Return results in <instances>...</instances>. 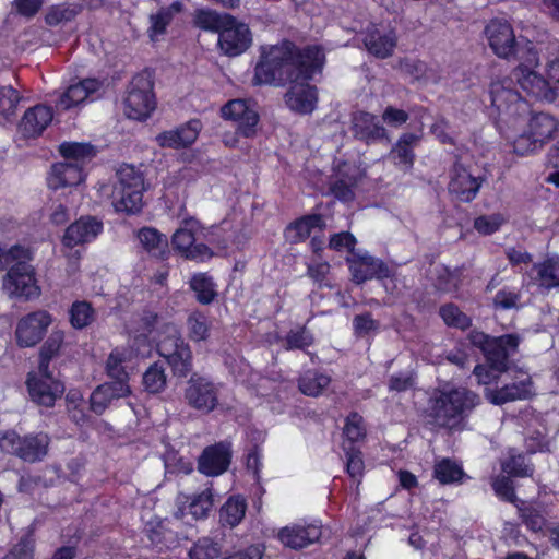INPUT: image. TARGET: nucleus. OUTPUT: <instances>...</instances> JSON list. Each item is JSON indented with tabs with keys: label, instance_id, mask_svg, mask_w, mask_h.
<instances>
[{
	"label": "nucleus",
	"instance_id": "obj_50",
	"mask_svg": "<svg viewBox=\"0 0 559 559\" xmlns=\"http://www.w3.org/2000/svg\"><path fill=\"white\" fill-rule=\"evenodd\" d=\"M501 468L509 476L526 477L533 474V467L526 462V457L513 452L501 462Z\"/></svg>",
	"mask_w": 559,
	"mask_h": 559
},
{
	"label": "nucleus",
	"instance_id": "obj_11",
	"mask_svg": "<svg viewBox=\"0 0 559 559\" xmlns=\"http://www.w3.org/2000/svg\"><path fill=\"white\" fill-rule=\"evenodd\" d=\"M510 381L500 388H485V397L493 405L528 400L535 395V386L528 372L519 370L507 374Z\"/></svg>",
	"mask_w": 559,
	"mask_h": 559
},
{
	"label": "nucleus",
	"instance_id": "obj_32",
	"mask_svg": "<svg viewBox=\"0 0 559 559\" xmlns=\"http://www.w3.org/2000/svg\"><path fill=\"white\" fill-rule=\"evenodd\" d=\"M353 127L356 136L367 142L386 138V130L369 112H357L353 118Z\"/></svg>",
	"mask_w": 559,
	"mask_h": 559
},
{
	"label": "nucleus",
	"instance_id": "obj_35",
	"mask_svg": "<svg viewBox=\"0 0 559 559\" xmlns=\"http://www.w3.org/2000/svg\"><path fill=\"white\" fill-rule=\"evenodd\" d=\"M182 10V3L175 1L169 7L160 8L156 13L150 16L148 36L151 40L158 41L165 34L167 26Z\"/></svg>",
	"mask_w": 559,
	"mask_h": 559
},
{
	"label": "nucleus",
	"instance_id": "obj_54",
	"mask_svg": "<svg viewBox=\"0 0 559 559\" xmlns=\"http://www.w3.org/2000/svg\"><path fill=\"white\" fill-rule=\"evenodd\" d=\"M143 384L150 393H159L166 386V374L164 368L153 364L143 374Z\"/></svg>",
	"mask_w": 559,
	"mask_h": 559
},
{
	"label": "nucleus",
	"instance_id": "obj_15",
	"mask_svg": "<svg viewBox=\"0 0 559 559\" xmlns=\"http://www.w3.org/2000/svg\"><path fill=\"white\" fill-rule=\"evenodd\" d=\"M218 33V47L228 57H237L246 52L252 45V33L249 26L229 15Z\"/></svg>",
	"mask_w": 559,
	"mask_h": 559
},
{
	"label": "nucleus",
	"instance_id": "obj_36",
	"mask_svg": "<svg viewBox=\"0 0 559 559\" xmlns=\"http://www.w3.org/2000/svg\"><path fill=\"white\" fill-rule=\"evenodd\" d=\"M138 239L143 249L152 257L165 259L168 254V239L153 227H144L138 231Z\"/></svg>",
	"mask_w": 559,
	"mask_h": 559
},
{
	"label": "nucleus",
	"instance_id": "obj_28",
	"mask_svg": "<svg viewBox=\"0 0 559 559\" xmlns=\"http://www.w3.org/2000/svg\"><path fill=\"white\" fill-rule=\"evenodd\" d=\"M103 230V223L95 217H81L71 224L62 238V243L67 248L90 242L94 240Z\"/></svg>",
	"mask_w": 559,
	"mask_h": 559
},
{
	"label": "nucleus",
	"instance_id": "obj_56",
	"mask_svg": "<svg viewBox=\"0 0 559 559\" xmlns=\"http://www.w3.org/2000/svg\"><path fill=\"white\" fill-rule=\"evenodd\" d=\"M67 407L71 418L76 424L86 421V414L84 412V397L80 390L71 389L66 395Z\"/></svg>",
	"mask_w": 559,
	"mask_h": 559
},
{
	"label": "nucleus",
	"instance_id": "obj_41",
	"mask_svg": "<svg viewBox=\"0 0 559 559\" xmlns=\"http://www.w3.org/2000/svg\"><path fill=\"white\" fill-rule=\"evenodd\" d=\"M433 477L442 485L461 484L466 477L462 466L450 459L436 461Z\"/></svg>",
	"mask_w": 559,
	"mask_h": 559
},
{
	"label": "nucleus",
	"instance_id": "obj_21",
	"mask_svg": "<svg viewBox=\"0 0 559 559\" xmlns=\"http://www.w3.org/2000/svg\"><path fill=\"white\" fill-rule=\"evenodd\" d=\"M102 88L103 82L97 79H85L73 83L60 94L56 107L59 110H68L86 100H94Z\"/></svg>",
	"mask_w": 559,
	"mask_h": 559
},
{
	"label": "nucleus",
	"instance_id": "obj_38",
	"mask_svg": "<svg viewBox=\"0 0 559 559\" xmlns=\"http://www.w3.org/2000/svg\"><path fill=\"white\" fill-rule=\"evenodd\" d=\"M526 124L532 136L535 138L542 146L552 139L559 127L558 121L552 116L544 112L534 115L528 122L526 121Z\"/></svg>",
	"mask_w": 559,
	"mask_h": 559
},
{
	"label": "nucleus",
	"instance_id": "obj_10",
	"mask_svg": "<svg viewBox=\"0 0 559 559\" xmlns=\"http://www.w3.org/2000/svg\"><path fill=\"white\" fill-rule=\"evenodd\" d=\"M49 438L46 433L20 437L15 431H7L0 439L2 451L15 454L26 462L40 461L48 451Z\"/></svg>",
	"mask_w": 559,
	"mask_h": 559
},
{
	"label": "nucleus",
	"instance_id": "obj_43",
	"mask_svg": "<svg viewBox=\"0 0 559 559\" xmlns=\"http://www.w3.org/2000/svg\"><path fill=\"white\" fill-rule=\"evenodd\" d=\"M329 376L314 371H307L299 380V390L305 395L318 396L330 384Z\"/></svg>",
	"mask_w": 559,
	"mask_h": 559
},
{
	"label": "nucleus",
	"instance_id": "obj_59",
	"mask_svg": "<svg viewBox=\"0 0 559 559\" xmlns=\"http://www.w3.org/2000/svg\"><path fill=\"white\" fill-rule=\"evenodd\" d=\"M343 450L346 455V471L353 478H359L364 473V460L359 450L343 442Z\"/></svg>",
	"mask_w": 559,
	"mask_h": 559
},
{
	"label": "nucleus",
	"instance_id": "obj_61",
	"mask_svg": "<svg viewBox=\"0 0 559 559\" xmlns=\"http://www.w3.org/2000/svg\"><path fill=\"white\" fill-rule=\"evenodd\" d=\"M20 96L11 86L0 88V116L8 118L14 115Z\"/></svg>",
	"mask_w": 559,
	"mask_h": 559
},
{
	"label": "nucleus",
	"instance_id": "obj_14",
	"mask_svg": "<svg viewBox=\"0 0 559 559\" xmlns=\"http://www.w3.org/2000/svg\"><path fill=\"white\" fill-rule=\"evenodd\" d=\"M2 287L10 297L29 300L40 295L34 267L28 263L12 265L3 277Z\"/></svg>",
	"mask_w": 559,
	"mask_h": 559
},
{
	"label": "nucleus",
	"instance_id": "obj_19",
	"mask_svg": "<svg viewBox=\"0 0 559 559\" xmlns=\"http://www.w3.org/2000/svg\"><path fill=\"white\" fill-rule=\"evenodd\" d=\"M221 116L224 120L233 121L241 135L246 138L254 135L259 115L248 100L239 98L227 102L221 108Z\"/></svg>",
	"mask_w": 559,
	"mask_h": 559
},
{
	"label": "nucleus",
	"instance_id": "obj_49",
	"mask_svg": "<svg viewBox=\"0 0 559 559\" xmlns=\"http://www.w3.org/2000/svg\"><path fill=\"white\" fill-rule=\"evenodd\" d=\"M495 309L512 310L521 307V290L516 287L504 286L493 297Z\"/></svg>",
	"mask_w": 559,
	"mask_h": 559
},
{
	"label": "nucleus",
	"instance_id": "obj_60",
	"mask_svg": "<svg viewBox=\"0 0 559 559\" xmlns=\"http://www.w3.org/2000/svg\"><path fill=\"white\" fill-rule=\"evenodd\" d=\"M64 341V332L62 330H53L40 352V361H46L49 367V360L58 354Z\"/></svg>",
	"mask_w": 559,
	"mask_h": 559
},
{
	"label": "nucleus",
	"instance_id": "obj_29",
	"mask_svg": "<svg viewBox=\"0 0 559 559\" xmlns=\"http://www.w3.org/2000/svg\"><path fill=\"white\" fill-rule=\"evenodd\" d=\"M130 384L124 382H106L98 385L91 394L90 407L97 415L103 414L116 400L131 394Z\"/></svg>",
	"mask_w": 559,
	"mask_h": 559
},
{
	"label": "nucleus",
	"instance_id": "obj_12",
	"mask_svg": "<svg viewBox=\"0 0 559 559\" xmlns=\"http://www.w3.org/2000/svg\"><path fill=\"white\" fill-rule=\"evenodd\" d=\"M202 228L193 218L183 221L182 225L174 233L171 243L174 249L183 258L198 262H204L212 258V250L203 245L195 243Z\"/></svg>",
	"mask_w": 559,
	"mask_h": 559
},
{
	"label": "nucleus",
	"instance_id": "obj_5",
	"mask_svg": "<svg viewBox=\"0 0 559 559\" xmlns=\"http://www.w3.org/2000/svg\"><path fill=\"white\" fill-rule=\"evenodd\" d=\"M162 328L157 337L158 354L170 366L173 373L177 377H186L192 368V353L188 344L182 340L178 329L170 323L160 324L157 318V323L153 325ZM153 330H151L152 332Z\"/></svg>",
	"mask_w": 559,
	"mask_h": 559
},
{
	"label": "nucleus",
	"instance_id": "obj_6",
	"mask_svg": "<svg viewBox=\"0 0 559 559\" xmlns=\"http://www.w3.org/2000/svg\"><path fill=\"white\" fill-rule=\"evenodd\" d=\"M117 177L118 182L112 191L115 210L129 214L138 213L143 206V174L132 165H122L117 171Z\"/></svg>",
	"mask_w": 559,
	"mask_h": 559
},
{
	"label": "nucleus",
	"instance_id": "obj_24",
	"mask_svg": "<svg viewBox=\"0 0 559 559\" xmlns=\"http://www.w3.org/2000/svg\"><path fill=\"white\" fill-rule=\"evenodd\" d=\"M361 177L358 166L347 162H338L334 169V178L331 183V192L343 202L354 198V188Z\"/></svg>",
	"mask_w": 559,
	"mask_h": 559
},
{
	"label": "nucleus",
	"instance_id": "obj_34",
	"mask_svg": "<svg viewBox=\"0 0 559 559\" xmlns=\"http://www.w3.org/2000/svg\"><path fill=\"white\" fill-rule=\"evenodd\" d=\"M324 226V219L321 215L313 214L304 216L292 223L285 230V237L290 242H300L306 240L316 230H321Z\"/></svg>",
	"mask_w": 559,
	"mask_h": 559
},
{
	"label": "nucleus",
	"instance_id": "obj_23",
	"mask_svg": "<svg viewBox=\"0 0 559 559\" xmlns=\"http://www.w3.org/2000/svg\"><path fill=\"white\" fill-rule=\"evenodd\" d=\"M481 186L480 177L475 175L474 171L463 164H455L451 180L449 183V191L455 195L460 201H472Z\"/></svg>",
	"mask_w": 559,
	"mask_h": 559
},
{
	"label": "nucleus",
	"instance_id": "obj_42",
	"mask_svg": "<svg viewBox=\"0 0 559 559\" xmlns=\"http://www.w3.org/2000/svg\"><path fill=\"white\" fill-rule=\"evenodd\" d=\"M59 151L64 160L80 165L81 168L95 156V150L87 143L64 142Z\"/></svg>",
	"mask_w": 559,
	"mask_h": 559
},
{
	"label": "nucleus",
	"instance_id": "obj_17",
	"mask_svg": "<svg viewBox=\"0 0 559 559\" xmlns=\"http://www.w3.org/2000/svg\"><path fill=\"white\" fill-rule=\"evenodd\" d=\"M218 385L210 379L201 376H192L185 390V400L189 406L209 414L218 404Z\"/></svg>",
	"mask_w": 559,
	"mask_h": 559
},
{
	"label": "nucleus",
	"instance_id": "obj_40",
	"mask_svg": "<svg viewBox=\"0 0 559 559\" xmlns=\"http://www.w3.org/2000/svg\"><path fill=\"white\" fill-rule=\"evenodd\" d=\"M246 511V499L239 495L231 496L219 509V522L224 526L235 527L243 520Z\"/></svg>",
	"mask_w": 559,
	"mask_h": 559
},
{
	"label": "nucleus",
	"instance_id": "obj_55",
	"mask_svg": "<svg viewBox=\"0 0 559 559\" xmlns=\"http://www.w3.org/2000/svg\"><path fill=\"white\" fill-rule=\"evenodd\" d=\"M345 443L352 445L354 442L360 441L366 435V428L362 421V417L357 413H353L347 416L344 426Z\"/></svg>",
	"mask_w": 559,
	"mask_h": 559
},
{
	"label": "nucleus",
	"instance_id": "obj_33",
	"mask_svg": "<svg viewBox=\"0 0 559 559\" xmlns=\"http://www.w3.org/2000/svg\"><path fill=\"white\" fill-rule=\"evenodd\" d=\"M419 140L420 136L415 133L402 134L390 153L394 164L404 170L411 169L415 159L414 147Z\"/></svg>",
	"mask_w": 559,
	"mask_h": 559
},
{
	"label": "nucleus",
	"instance_id": "obj_13",
	"mask_svg": "<svg viewBox=\"0 0 559 559\" xmlns=\"http://www.w3.org/2000/svg\"><path fill=\"white\" fill-rule=\"evenodd\" d=\"M26 383L32 401L45 407L53 406L64 392V385L49 372L46 361L28 374Z\"/></svg>",
	"mask_w": 559,
	"mask_h": 559
},
{
	"label": "nucleus",
	"instance_id": "obj_45",
	"mask_svg": "<svg viewBox=\"0 0 559 559\" xmlns=\"http://www.w3.org/2000/svg\"><path fill=\"white\" fill-rule=\"evenodd\" d=\"M522 516L527 525L534 532H540L546 528L552 543L559 548V525L547 526L542 514L535 509L522 510Z\"/></svg>",
	"mask_w": 559,
	"mask_h": 559
},
{
	"label": "nucleus",
	"instance_id": "obj_7",
	"mask_svg": "<svg viewBox=\"0 0 559 559\" xmlns=\"http://www.w3.org/2000/svg\"><path fill=\"white\" fill-rule=\"evenodd\" d=\"M525 51L526 55L519 59L520 63L513 71L518 84L532 97L546 102L556 100V92L550 88V82L535 70L539 64V58L531 41L526 43Z\"/></svg>",
	"mask_w": 559,
	"mask_h": 559
},
{
	"label": "nucleus",
	"instance_id": "obj_62",
	"mask_svg": "<svg viewBox=\"0 0 559 559\" xmlns=\"http://www.w3.org/2000/svg\"><path fill=\"white\" fill-rule=\"evenodd\" d=\"M33 536L27 533L4 559H33Z\"/></svg>",
	"mask_w": 559,
	"mask_h": 559
},
{
	"label": "nucleus",
	"instance_id": "obj_46",
	"mask_svg": "<svg viewBox=\"0 0 559 559\" xmlns=\"http://www.w3.org/2000/svg\"><path fill=\"white\" fill-rule=\"evenodd\" d=\"M190 286L201 304H210L216 296L213 280L205 273L195 274L190 281Z\"/></svg>",
	"mask_w": 559,
	"mask_h": 559
},
{
	"label": "nucleus",
	"instance_id": "obj_2",
	"mask_svg": "<svg viewBox=\"0 0 559 559\" xmlns=\"http://www.w3.org/2000/svg\"><path fill=\"white\" fill-rule=\"evenodd\" d=\"M511 85L512 81L509 79L491 83L489 91L491 106L498 115V126L507 138H511L509 132H521L512 143L514 154L527 156L543 146L528 130L523 129L526 126L530 105Z\"/></svg>",
	"mask_w": 559,
	"mask_h": 559
},
{
	"label": "nucleus",
	"instance_id": "obj_47",
	"mask_svg": "<svg viewBox=\"0 0 559 559\" xmlns=\"http://www.w3.org/2000/svg\"><path fill=\"white\" fill-rule=\"evenodd\" d=\"M94 309L87 301H75L69 310L70 323L74 329H83L94 320Z\"/></svg>",
	"mask_w": 559,
	"mask_h": 559
},
{
	"label": "nucleus",
	"instance_id": "obj_4",
	"mask_svg": "<svg viewBox=\"0 0 559 559\" xmlns=\"http://www.w3.org/2000/svg\"><path fill=\"white\" fill-rule=\"evenodd\" d=\"M478 403V395L466 389L444 391L431 399L429 415L437 425L453 429Z\"/></svg>",
	"mask_w": 559,
	"mask_h": 559
},
{
	"label": "nucleus",
	"instance_id": "obj_27",
	"mask_svg": "<svg viewBox=\"0 0 559 559\" xmlns=\"http://www.w3.org/2000/svg\"><path fill=\"white\" fill-rule=\"evenodd\" d=\"M230 445L225 442L206 448L199 459V471L207 476L223 474L230 463Z\"/></svg>",
	"mask_w": 559,
	"mask_h": 559
},
{
	"label": "nucleus",
	"instance_id": "obj_16",
	"mask_svg": "<svg viewBox=\"0 0 559 559\" xmlns=\"http://www.w3.org/2000/svg\"><path fill=\"white\" fill-rule=\"evenodd\" d=\"M471 342L481 348L488 361H491L497 368H503L504 360L516 352L520 337L514 334L489 337L481 332H473Z\"/></svg>",
	"mask_w": 559,
	"mask_h": 559
},
{
	"label": "nucleus",
	"instance_id": "obj_1",
	"mask_svg": "<svg viewBox=\"0 0 559 559\" xmlns=\"http://www.w3.org/2000/svg\"><path fill=\"white\" fill-rule=\"evenodd\" d=\"M324 53L319 47L298 50L284 40L277 45H265L260 49V60L254 68L253 85L290 86L284 95L286 107L296 114H311L318 103L317 87L308 81L321 70Z\"/></svg>",
	"mask_w": 559,
	"mask_h": 559
},
{
	"label": "nucleus",
	"instance_id": "obj_8",
	"mask_svg": "<svg viewBox=\"0 0 559 559\" xmlns=\"http://www.w3.org/2000/svg\"><path fill=\"white\" fill-rule=\"evenodd\" d=\"M485 36L489 47L498 58L510 59L514 57L519 60L526 55L525 48L528 40H518L512 25L506 20H491L485 27Z\"/></svg>",
	"mask_w": 559,
	"mask_h": 559
},
{
	"label": "nucleus",
	"instance_id": "obj_57",
	"mask_svg": "<svg viewBox=\"0 0 559 559\" xmlns=\"http://www.w3.org/2000/svg\"><path fill=\"white\" fill-rule=\"evenodd\" d=\"M221 554V547L212 539L200 538L190 549L189 557L191 559H215Z\"/></svg>",
	"mask_w": 559,
	"mask_h": 559
},
{
	"label": "nucleus",
	"instance_id": "obj_3",
	"mask_svg": "<svg viewBox=\"0 0 559 559\" xmlns=\"http://www.w3.org/2000/svg\"><path fill=\"white\" fill-rule=\"evenodd\" d=\"M141 321V328L135 329L133 345L130 347H117L111 350L106 361V373L111 382H124L129 384L130 372L134 368V359L145 357L151 349L147 336L155 323L157 316L151 311L145 312Z\"/></svg>",
	"mask_w": 559,
	"mask_h": 559
},
{
	"label": "nucleus",
	"instance_id": "obj_48",
	"mask_svg": "<svg viewBox=\"0 0 559 559\" xmlns=\"http://www.w3.org/2000/svg\"><path fill=\"white\" fill-rule=\"evenodd\" d=\"M170 521L168 519L152 518L144 527L145 534L153 544H160L170 539Z\"/></svg>",
	"mask_w": 559,
	"mask_h": 559
},
{
	"label": "nucleus",
	"instance_id": "obj_9",
	"mask_svg": "<svg viewBox=\"0 0 559 559\" xmlns=\"http://www.w3.org/2000/svg\"><path fill=\"white\" fill-rule=\"evenodd\" d=\"M156 108L153 82L147 74L132 79L124 97V114L133 120H146Z\"/></svg>",
	"mask_w": 559,
	"mask_h": 559
},
{
	"label": "nucleus",
	"instance_id": "obj_31",
	"mask_svg": "<svg viewBox=\"0 0 559 559\" xmlns=\"http://www.w3.org/2000/svg\"><path fill=\"white\" fill-rule=\"evenodd\" d=\"M52 120L50 107L37 105L29 108L20 123V131L24 136L34 138L41 134Z\"/></svg>",
	"mask_w": 559,
	"mask_h": 559
},
{
	"label": "nucleus",
	"instance_id": "obj_22",
	"mask_svg": "<svg viewBox=\"0 0 559 559\" xmlns=\"http://www.w3.org/2000/svg\"><path fill=\"white\" fill-rule=\"evenodd\" d=\"M347 263L353 280L358 284L373 277L382 278L389 275V270L383 262L369 255L367 252H352V254L347 257Z\"/></svg>",
	"mask_w": 559,
	"mask_h": 559
},
{
	"label": "nucleus",
	"instance_id": "obj_44",
	"mask_svg": "<svg viewBox=\"0 0 559 559\" xmlns=\"http://www.w3.org/2000/svg\"><path fill=\"white\" fill-rule=\"evenodd\" d=\"M228 17L229 14H219L213 10L199 9L194 13L193 22L204 31L219 33L226 22L225 20Z\"/></svg>",
	"mask_w": 559,
	"mask_h": 559
},
{
	"label": "nucleus",
	"instance_id": "obj_64",
	"mask_svg": "<svg viewBox=\"0 0 559 559\" xmlns=\"http://www.w3.org/2000/svg\"><path fill=\"white\" fill-rule=\"evenodd\" d=\"M355 245L356 238L350 233L347 231L335 234L330 239L331 249L338 252L347 251L349 255L352 254V252H356L354 250Z\"/></svg>",
	"mask_w": 559,
	"mask_h": 559
},
{
	"label": "nucleus",
	"instance_id": "obj_18",
	"mask_svg": "<svg viewBox=\"0 0 559 559\" xmlns=\"http://www.w3.org/2000/svg\"><path fill=\"white\" fill-rule=\"evenodd\" d=\"M52 323V316L46 310L31 312L17 322L15 336L22 347H32L38 344Z\"/></svg>",
	"mask_w": 559,
	"mask_h": 559
},
{
	"label": "nucleus",
	"instance_id": "obj_58",
	"mask_svg": "<svg viewBox=\"0 0 559 559\" xmlns=\"http://www.w3.org/2000/svg\"><path fill=\"white\" fill-rule=\"evenodd\" d=\"M79 14L76 5H56L49 9L46 15V22L50 26L72 21Z\"/></svg>",
	"mask_w": 559,
	"mask_h": 559
},
{
	"label": "nucleus",
	"instance_id": "obj_53",
	"mask_svg": "<svg viewBox=\"0 0 559 559\" xmlns=\"http://www.w3.org/2000/svg\"><path fill=\"white\" fill-rule=\"evenodd\" d=\"M189 337L192 341H204L210 334V322L207 318L200 312H193L187 321Z\"/></svg>",
	"mask_w": 559,
	"mask_h": 559
},
{
	"label": "nucleus",
	"instance_id": "obj_52",
	"mask_svg": "<svg viewBox=\"0 0 559 559\" xmlns=\"http://www.w3.org/2000/svg\"><path fill=\"white\" fill-rule=\"evenodd\" d=\"M439 313L448 326L464 330L471 325L469 317L462 312L453 304H447L442 306L439 310Z\"/></svg>",
	"mask_w": 559,
	"mask_h": 559
},
{
	"label": "nucleus",
	"instance_id": "obj_30",
	"mask_svg": "<svg viewBox=\"0 0 559 559\" xmlns=\"http://www.w3.org/2000/svg\"><path fill=\"white\" fill-rule=\"evenodd\" d=\"M84 170L80 165L64 160L51 167L47 183L50 189L57 190L64 187L78 186L84 181Z\"/></svg>",
	"mask_w": 559,
	"mask_h": 559
},
{
	"label": "nucleus",
	"instance_id": "obj_25",
	"mask_svg": "<svg viewBox=\"0 0 559 559\" xmlns=\"http://www.w3.org/2000/svg\"><path fill=\"white\" fill-rule=\"evenodd\" d=\"M176 502L178 509L175 513L176 519H183L187 514L194 520L204 519L213 507V493L210 488H205L192 496L179 495Z\"/></svg>",
	"mask_w": 559,
	"mask_h": 559
},
{
	"label": "nucleus",
	"instance_id": "obj_37",
	"mask_svg": "<svg viewBox=\"0 0 559 559\" xmlns=\"http://www.w3.org/2000/svg\"><path fill=\"white\" fill-rule=\"evenodd\" d=\"M365 45L373 56L386 58L392 55L396 46V36L393 31L374 29L366 37Z\"/></svg>",
	"mask_w": 559,
	"mask_h": 559
},
{
	"label": "nucleus",
	"instance_id": "obj_20",
	"mask_svg": "<svg viewBox=\"0 0 559 559\" xmlns=\"http://www.w3.org/2000/svg\"><path fill=\"white\" fill-rule=\"evenodd\" d=\"M322 526L319 522L295 523L280 530L277 537L288 548L301 549L320 539Z\"/></svg>",
	"mask_w": 559,
	"mask_h": 559
},
{
	"label": "nucleus",
	"instance_id": "obj_51",
	"mask_svg": "<svg viewBox=\"0 0 559 559\" xmlns=\"http://www.w3.org/2000/svg\"><path fill=\"white\" fill-rule=\"evenodd\" d=\"M507 216L502 213L480 215L474 219V228L480 235L488 236L497 233L507 223Z\"/></svg>",
	"mask_w": 559,
	"mask_h": 559
},
{
	"label": "nucleus",
	"instance_id": "obj_63",
	"mask_svg": "<svg viewBox=\"0 0 559 559\" xmlns=\"http://www.w3.org/2000/svg\"><path fill=\"white\" fill-rule=\"evenodd\" d=\"M311 334L305 329L290 331L286 336V349H304L312 344Z\"/></svg>",
	"mask_w": 559,
	"mask_h": 559
},
{
	"label": "nucleus",
	"instance_id": "obj_26",
	"mask_svg": "<svg viewBox=\"0 0 559 559\" xmlns=\"http://www.w3.org/2000/svg\"><path fill=\"white\" fill-rule=\"evenodd\" d=\"M201 129V121L193 119L177 129L159 133L156 136V142L160 147L174 150L185 148L197 141Z\"/></svg>",
	"mask_w": 559,
	"mask_h": 559
},
{
	"label": "nucleus",
	"instance_id": "obj_39",
	"mask_svg": "<svg viewBox=\"0 0 559 559\" xmlns=\"http://www.w3.org/2000/svg\"><path fill=\"white\" fill-rule=\"evenodd\" d=\"M530 277L545 288L559 286V257L549 258L543 263L534 265Z\"/></svg>",
	"mask_w": 559,
	"mask_h": 559
}]
</instances>
